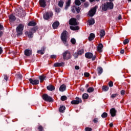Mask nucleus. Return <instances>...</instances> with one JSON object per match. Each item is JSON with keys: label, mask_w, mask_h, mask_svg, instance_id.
Here are the masks:
<instances>
[{"label": "nucleus", "mask_w": 131, "mask_h": 131, "mask_svg": "<svg viewBox=\"0 0 131 131\" xmlns=\"http://www.w3.org/2000/svg\"><path fill=\"white\" fill-rule=\"evenodd\" d=\"M114 8V4L113 2L104 3L100 6V9H102V12H106L108 10H113Z\"/></svg>", "instance_id": "f257e3e1"}, {"label": "nucleus", "mask_w": 131, "mask_h": 131, "mask_svg": "<svg viewBox=\"0 0 131 131\" xmlns=\"http://www.w3.org/2000/svg\"><path fill=\"white\" fill-rule=\"evenodd\" d=\"M24 29V26L22 24H19L16 29L17 32V36H20L23 34V30Z\"/></svg>", "instance_id": "f03ea898"}, {"label": "nucleus", "mask_w": 131, "mask_h": 131, "mask_svg": "<svg viewBox=\"0 0 131 131\" xmlns=\"http://www.w3.org/2000/svg\"><path fill=\"white\" fill-rule=\"evenodd\" d=\"M42 98L46 102H49L50 103H53V102H54V99L53 98L49 96L48 94H43L42 96Z\"/></svg>", "instance_id": "7ed1b4c3"}, {"label": "nucleus", "mask_w": 131, "mask_h": 131, "mask_svg": "<svg viewBox=\"0 0 131 131\" xmlns=\"http://www.w3.org/2000/svg\"><path fill=\"white\" fill-rule=\"evenodd\" d=\"M60 38L64 45L67 42V31L64 30L61 34Z\"/></svg>", "instance_id": "20e7f679"}, {"label": "nucleus", "mask_w": 131, "mask_h": 131, "mask_svg": "<svg viewBox=\"0 0 131 131\" xmlns=\"http://www.w3.org/2000/svg\"><path fill=\"white\" fill-rule=\"evenodd\" d=\"M62 57L63 60H69L71 59V53L70 51L67 50L62 53Z\"/></svg>", "instance_id": "39448f33"}, {"label": "nucleus", "mask_w": 131, "mask_h": 131, "mask_svg": "<svg viewBox=\"0 0 131 131\" xmlns=\"http://www.w3.org/2000/svg\"><path fill=\"white\" fill-rule=\"evenodd\" d=\"M85 57L86 59H92V61H95L96 58H97L96 55L94 56L92 52H86L85 54Z\"/></svg>", "instance_id": "423d86ee"}, {"label": "nucleus", "mask_w": 131, "mask_h": 131, "mask_svg": "<svg viewBox=\"0 0 131 131\" xmlns=\"http://www.w3.org/2000/svg\"><path fill=\"white\" fill-rule=\"evenodd\" d=\"M97 9H98V6H95L89 11V14L90 17H94L96 15Z\"/></svg>", "instance_id": "0eeeda50"}, {"label": "nucleus", "mask_w": 131, "mask_h": 131, "mask_svg": "<svg viewBox=\"0 0 131 131\" xmlns=\"http://www.w3.org/2000/svg\"><path fill=\"white\" fill-rule=\"evenodd\" d=\"M80 103H82V100L78 97H76L75 98V100H72L71 102V104H72V105H78Z\"/></svg>", "instance_id": "6e6552de"}, {"label": "nucleus", "mask_w": 131, "mask_h": 131, "mask_svg": "<svg viewBox=\"0 0 131 131\" xmlns=\"http://www.w3.org/2000/svg\"><path fill=\"white\" fill-rule=\"evenodd\" d=\"M79 23H77V20L76 18H72L69 20V25L76 26V25H78Z\"/></svg>", "instance_id": "1a4fd4ad"}, {"label": "nucleus", "mask_w": 131, "mask_h": 131, "mask_svg": "<svg viewBox=\"0 0 131 131\" xmlns=\"http://www.w3.org/2000/svg\"><path fill=\"white\" fill-rule=\"evenodd\" d=\"M43 19H45V20H49V19H50V18H51V17H53V12H46L44 14H43Z\"/></svg>", "instance_id": "9d476101"}, {"label": "nucleus", "mask_w": 131, "mask_h": 131, "mask_svg": "<svg viewBox=\"0 0 131 131\" xmlns=\"http://www.w3.org/2000/svg\"><path fill=\"white\" fill-rule=\"evenodd\" d=\"M16 14L19 18H23L25 16H26V13H25V11L23 10H18L16 12Z\"/></svg>", "instance_id": "9b49d317"}, {"label": "nucleus", "mask_w": 131, "mask_h": 131, "mask_svg": "<svg viewBox=\"0 0 131 131\" xmlns=\"http://www.w3.org/2000/svg\"><path fill=\"white\" fill-rule=\"evenodd\" d=\"M29 81H30V83H31L33 85H37V84H39V80H34V79L29 78Z\"/></svg>", "instance_id": "f8f14e48"}, {"label": "nucleus", "mask_w": 131, "mask_h": 131, "mask_svg": "<svg viewBox=\"0 0 131 131\" xmlns=\"http://www.w3.org/2000/svg\"><path fill=\"white\" fill-rule=\"evenodd\" d=\"M39 4L41 8H46L47 7L46 0H39Z\"/></svg>", "instance_id": "ddd939ff"}, {"label": "nucleus", "mask_w": 131, "mask_h": 131, "mask_svg": "<svg viewBox=\"0 0 131 131\" xmlns=\"http://www.w3.org/2000/svg\"><path fill=\"white\" fill-rule=\"evenodd\" d=\"M116 112H117V111H116V110H115V108H112L110 110V114L112 117H114L116 116Z\"/></svg>", "instance_id": "4468645a"}, {"label": "nucleus", "mask_w": 131, "mask_h": 131, "mask_svg": "<svg viewBox=\"0 0 131 131\" xmlns=\"http://www.w3.org/2000/svg\"><path fill=\"white\" fill-rule=\"evenodd\" d=\"M32 54V51L29 49H26L25 50V55L27 56V57H29Z\"/></svg>", "instance_id": "2eb2a0df"}, {"label": "nucleus", "mask_w": 131, "mask_h": 131, "mask_svg": "<svg viewBox=\"0 0 131 131\" xmlns=\"http://www.w3.org/2000/svg\"><path fill=\"white\" fill-rule=\"evenodd\" d=\"M65 66L64 62H56L54 64V67H62Z\"/></svg>", "instance_id": "dca6fc26"}, {"label": "nucleus", "mask_w": 131, "mask_h": 131, "mask_svg": "<svg viewBox=\"0 0 131 131\" xmlns=\"http://www.w3.org/2000/svg\"><path fill=\"white\" fill-rule=\"evenodd\" d=\"M59 25H60V23H59L58 21H56L52 24V27L53 29H57V28H58L59 27Z\"/></svg>", "instance_id": "f3484780"}, {"label": "nucleus", "mask_w": 131, "mask_h": 131, "mask_svg": "<svg viewBox=\"0 0 131 131\" xmlns=\"http://www.w3.org/2000/svg\"><path fill=\"white\" fill-rule=\"evenodd\" d=\"M45 51H46V48L43 46L41 48V50H39L37 51V54H40V55H43V54H45Z\"/></svg>", "instance_id": "a211bd4d"}, {"label": "nucleus", "mask_w": 131, "mask_h": 131, "mask_svg": "<svg viewBox=\"0 0 131 131\" xmlns=\"http://www.w3.org/2000/svg\"><path fill=\"white\" fill-rule=\"evenodd\" d=\"M102 49H103V44L99 43L97 46V51L99 53H102V52H103Z\"/></svg>", "instance_id": "6ab92c4d"}, {"label": "nucleus", "mask_w": 131, "mask_h": 131, "mask_svg": "<svg viewBox=\"0 0 131 131\" xmlns=\"http://www.w3.org/2000/svg\"><path fill=\"white\" fill-rule=\"evenodd\" d=\"M95 37H96V35H95V34L91 33H90V36L88 37L89 40L90 41H92V40H93V39H94V38H95Z\"/></svg>", "instance_id": "aec40b11"}, {"label": "nucleus", "mask_w": 131, "mask_h": 131, "mask_svg": "<svg viewBox=\"0 0 131 131\" xmlns=\"http://www.w3.org/2000/svg\"><path fill=\"white\" fill-rule=\"evenodd\" d=\"M46 78H47V76H45V75H41L39 76V79H40V82L41 83L43 82V80H46Z\"/></svg>", "instance_id": "412c9836"}, {"label": "nucleus", "mask_w": 131, "mask_h": 131, "mask_svg": "<svg viewBox=\"0 0 131 131\" xmlns=\"http://www.w3.org/2000/svg\"><path fill=\"white\" fill-rule=\"evenodd\" d=\"M47 89L48 91L50 92H53V91H55V86L53 85H49L47 86Z\"/></svg>", "instance_id": "4be33fe9"}, {"label": "nucleus", "mask_w": 131, "mask_h": 131, "mask_svg": "<svg viewBox=\"0 0 131 131\" xmlns=\"http://www.w3.org/2000/svg\"><path fill=\"white\" fill-rule=\"evenodd\" d=\"M88 23H89V26H92V25H94L95 24V19L92 18L91 19H89L88 20Z\"/></svg>", "instance_id": "5701e85b"}, {"label": "nucleus", "mask_w": 131, "mask_h": 131, "mask_svg": "<svg viewBox=\"0 0 131 131\" xmlns=\"http://www.w3.org/2000/svg\"><path fill=\"white\" fill-rule=\"evenodd\" d=\"M66 110V107L64 105H62L60 106L59 108V111L60 113H64L65 112V110Z\"/></svg>", "instance_id": "b1692460"}, {"label": "nucleus", "mask_w": 131, "mask_h": 131, "mask_svg": "<svg viewBox=\"0 0 131 131\" xmlns=\"http://www.w3.org/2000/svg\"><path fill=\"white\" fill-rule=\"evenodd\" d=\"M71 4V0H68L67 2H66V5L65 6V10H68V8L70 7V5Z\"/></svg>", "instance_id": "393cba45"}, {"label": "nucleus", "mask_w": 131, "mask_h": 131, "mask_svg": "<svg viewBox=\"0 0 131 131\" xmlns=\"http://www.w3.org/2000/svg\"><path fill=\"white\" fill-rule=\"evenodd\" d=\"M59 91L60 92H64V91H66V85L62 84L61 85L59 88Z\"/></svg>", "instance_id": "a878e982"}, {"label": "nucleus", "mask_w": 131, "mask_h": 131, "mask_svg": "<svg viewBox=\"0 0 131 131\" xmlns=\"http://www.w3.org/2000/svg\"><path fill=\"white\" fill-rule=\"evenodd\" d=\"M97 71L99 75H101L102 73H103V68L101 67H99L97 68Z\"/></svg>", "instance_id": "bb28decb"}, {"label": "nucleus", "mask_w": 131, "mask_h": 131, "mask_svg": "<svg viewBox=\"0 0 131 131\" xmlns=\"http://www.w3.org/2000/svg\"><path fill=\"white\" fill-rule=\"evenodd\" d=\"M26 33L28 34V36L29 38H32L33 37V33L31 31H30L29 32H26Z\"/></svg>", "instance_id": "cd10ccee"}, {"label": "nucleus", "mask_w": 131, "mask_h": 131, "mask_svg": "<svg viewBox=\"0 0 131 131\" xmlns=\"http://www.w3.org/2000/svg\"><path fill=\"white\" fill-rule=\"evenodd\" d=\"M36 22L33 20L30 21L28 24V26H36Z\"/></svg>", "instance_id": "c85d7f7f"}, {"label": "nucleus", "mask_w": 131, "mask_h": 131, "mask_svg": "<svg viewBox=\"0 0 131 131\" xmlns=\"http://www.w3.org/2000/svg\"><path fill=\"white\" fill-rule=\"evenodd\" d=\"M58 6L59 8H63V6H64V1H63V0H60L58 2Z\"/></svg>", "instance_id": "c756f323"}, {"label": "nucleus", "mask_w": 131, "mask_h": 131, "mask_svg": "<svg viewBox=\"0 0 131 131\" xmlns=\"http://www.w3.org/2000/svg\"><path fill=\"white\" fill-rule=\"evenodd\" d=\"M100 36L101 38L104 37V35L106 34V32H105V30H101L100 31Z\"/></svg>", "instance_id": "7c9ffc66"}, {"label": "nucleus", "mask_w": 131, "mask_h": 131, "mask_svg": "<svg viewBox=\"0 0 131 131\" xmlns=\"http://www.w3.org/2000/svg\"><path fill=\"white\" fill-rule=\"evenodd\" d=\"M77 52H78V54H79V56H81V55L84 54V49H80L78 51H77Z\"/></svg>", "instance_id": "2f4dec72"}, {"label": "nucleus", "mask_w": 131, "mask_h": 131, "mask_svg": "<svg viewBox=\"0 0 131 131\" xmlns=\"http://www.w3.org/2000/svg\"><path fill=\"white\" fill-rule=\"evenodd\" d=\"M70 28L71 30H73V31L79 30V26H75V27L70 26Z\"/></svg>", "instance_id": "473e14b6"}, {"label": "nucleus", "mask_w": 131, "mask_h": 131, "mask_svg": "<svg viewBox=\"0 0 131 131\" xmlns=\"http://www.w3.org/2000/svg\"><path fill=\"white\" fill-rule=\"evenodd\" d=\"M38 29V27L36 26L33 27V28H32L31 29V31L33 33H35V32H36V31H37V30Z\"/></svg>", "instance_id": "72a5a7b5"}, {"label": "nucleus", "mask_w": 131, "mask_h": 131, "mask_svg": "<svg viewBox=\"0 0 131 131\" xmlns=\"http://www.w3.org/2000/svg\"><path fill=\"white\" fill-rule=\"evenodd\" d=\"M9 19L11 20V21H16V16L13 14H11L9 15Z\"/></svg>", "instance_id": "f704fd0d"}, {"label": "nucleus", "mask_w": 131, "mask_h": 131, "mask_svg": "<svg viewBox=\"0 0 131 131\" xmlns=\"http://www.w3.org/2000/svg\"><path fill=\"white\" fill-rule=\"evenodd\" d=\"M82 99L84 100H88L89 99V94L86 93H84L82 95Z\"/></svg>", "instance_id": "c9c22d12"}, {"label": "nucleus", "mask_w": 131, "mask_h": 131, "mask_svg": "<svg viewBox=\"0 0 131 131\" xmlns=\"http://www.w3.org/2000/svg\"><path fill=\"white\" fill-rule=\"evenodd\" d=\"M15 77L16 78H19V79H22V78H23V76L20 73L16 74Z\"/></svg>", "instance_id": "e433bc0d"}, {"label": "nucleus", "mask_w": 131, "mask_h": 131, "mask_svg": "<svg viewBox=\"0 0 131 131\" xmlns=\"http://www.w3.org/2000/svg\"><path fill=\"white\" fill-rule=\"evenodd\" d=\"M102 90L104 91V92H107L109 90V87H108V86H102Z\"/></svg>", "instance_id": "4c0bfd02"}, {"label": "nucleus", "mask_w": 131, "mask_h": 131, "mask_svg": "<svg viewBox=\"0 0 131 131\" xmlns=\"http://www.w3.org/2000/svg\"><path fill=\"white\" fill-rule=\"evenodd\" d=\"M94 88H93V87H90L87 90L88 93H93V92H94Z\"/></svg>", "instance_id": "58836bf2"}, {"label": "nucleus", "mask_w": 131, "mask_h": 131, "mask_svg": "<svg viewBox=\"0 0 131 131\" xmlns=\"http://www.w3.org/2000/svg\"><path fill=\"white\" fill-rule=\"evenodd\" d=\"M108 116V114L106 112H104L101 115L102 118H106Z\"/></svg>", "instance_id": "ea45409f"}, {"label": "nucleus", "mask_w": 131, "mask_h": 131, "mask_svg": "<svg viewBox=\"0 0 131 131\" xmlns=\"http://www.w3.org/2000/svg\"><path fill=\"white\" fill-rule=\"evenodd\" d=\"M75 4L76 6H80V5H81V2H80V1L79 0H75Z\"/></svg>", "instance_id": "a19ab883"}, {"label": "nucleus", "mask_w": 131, "mask_h": 131, "mask_svg": "<svg viewBox=\"0 0 131 131\" xmlns=\"http://www.w3.org/2000/svg\"><path fill=\"white\" fill-rule=\"evenodd\" d=\"M61 101H66L67 100V97L66 96H62L60 98Z\"/></svg>", "instance_id": "79ce46f5"}, {"label": "nucleus", "mask_w": 131, "mask_h": 131, "mask_svg": "<svg viewBox=\"0 0 131 131\" xmlns=\"http://www.w3.org/2000/svg\"><path fill=\"white\" fill-rule=\"evenodd\" d=\"M73 56H74L75 59H77L78 58V56H79V55L78 54V52H75L73 54Z\"/></svg>", "instance_id": "37998d69"}, {"label": "nucleus", "mask_w": 131, "mask_h": 131, "mask_svg": "<svg viewBox=\"0 0 131 131\" xmlns=\"http://www.w3.org/2000/svg\"><path fill=\"white\" fill-rule=\"evenodd\" d=\"M71 42H72V45H75L76 43V40L75 38H72L71 39Z\"/></svg>", "instance_id": "c03bdc74"}, {"label": "nucleus", "mask_w": 131, "mask_h": 131, "mask_svg": "<svg viewBox=\"0 0 131 131\" xmlns=\"http://www.w3.org/2000/svg\"><path fill=\"white\" fill-rule=\"evenodd\" d=\"M128 42H129V40H128V39H126L123 41V45H127Z\"/></svg>", "instance_id": "a18cd8bd"}, {"label": "nucleus", "mask_w": 131, "mask_h": 131, "mask_svg": "<svg viewBox=\"0 0 131 131\" xmlns=\"http://www.w3.org/2000/svg\"><path fill=\"white\" fill-rule=\"evenodd\" d=\"M93 122L94 123H98V122H99V119H98V118H95L93 120Z\"/></svg>", "instance_id": "49530a36"}, {"label": "nucleus", "mask_w": 131, "mask_h": 131, "mask_svg": "<svg viewBox=\"0 0 131 131\" xmlns=\"http://www.w3.org/2000/svg\"><path fill=\"white\" fill-rule=\"evenodd\" d=\"M117 96H118V94H113L111 95V98H112V99H114V98H116Z\"/></svg>", "instance_id": "de8ad7c7"}, {"label": "nucleus", "mask_w": 131, "mask_h": 131, "mask_svg": "<svg viewBox=\"0 0 131 131\" xmlns=\"http://www.w3.org/2000/svg\"><path fill=\"white\" fill-rule=\"evenodd\" d=\"M55 11L56 13H60V11H61V9H60L59 8H55Z\"/></svg>", "instance_id": "09e8293b"}, {"label": "nucleus", "mask_w": 131, "mask_h": 131, "mask_svg": "<svg viewBox=\"0 0 131 131\" xmlns=\"http://www.w3.org/2000/svg\"><path fill=\"white\" fill-rule=\"evenodd\" d=\"M75 10L77 13H80V10H81V9L79 7H78L77 8H75Z\"/></svg>", "instance_id": "8fccbe9b"}, {"label": "nucleus", "mask_w": 131, "mask_h": 131, "mask_svg": "<svg viewBox=\"0 0 131 131\" xmlns=\"http://www.w3.org/2000/svg\"><path fill=\"white\" fill-rule=\"evenodd\" d=\"M108 85L110 88H112V86H113V81H110L108 82Z\"/></svg>", "instance_id": "3c124183"}, {"label": "nucleus", "mask_w": 131, "mask_h": 131, "mask_svg": "<svg viewBox=\"0 0 131 131\" xmlns=\"http://www.w3.org/2000/svg\"><path fill=\"white\" fill-rule=\"evenodd\" d=\"M84 76H85V77H89L90 76V73L88 72H85L84 73Z\"/></svg>", "instance_id": "603ef678"}, {"label": "nucleus", "mask_w": 131, "mask_h": 131, "mask_svg": "<svg viewBox=\"0 0 131 131\" xmlns=\"http://www.w3.org/2000/svg\"><path fill=\"white\" fill-rule=\"evenodd\" d=\"M4 29H5V28H4V26L3 25V24L0 23V31L1 30H4Z\"/></svg>", "instance_id": "864d4df0"}, {"label": "nucleus", "mask_w": 131, "mask_h": 131, "mask_svg": "<svg viewBox=\"0 0 131 131\" xmlns=\"http://www.w3.org/2000/svg\"><path fill=\"white\" fill-rule=\"evenodd\" d=\"M50 58H51V59H56V58H57V55H51Z\"/></svg>", "instance_id": "5fc2aeb1"}, {"label": "nucleus", "mask_w": 131, "mask_h": 131, "mask_svg": "<svg viewBox=\"0 0 131 131\" xmlns=\"http://www.w3.org/2000/svg\"><path fill=\"white\" fill-rule=\"evenodd\" d=\"M85 131H92V128L87 127L85 128Z\"/></svg>", "instance_id": "6e6d98bb"}, {"label": "nucleus", "mask_w": 131, "mask_h": 131, "mask_svg": "<svg viewBox=\"0 0 131 131\" xmlns=\"http://www.w3.org/2000/svg\"><path fill=\"white\" fill-rule=\"evenodd\" d=\"M4 79L6 81H8V79H9V77H8V76H7V75H4Z\"/></svg>", "instance_id": "4d7b16f0"}, {"label": "nucleus", "mask_w": 131, "mask_h": 131, "mask_svg": "<svg viewBox=\"0 0 131 131\" xmlns=\"http://www.w3.org/2000/svg\"><path fill=\"white\" fill-rule=\"evenodd\" d=\"M121 95H122V96H124V95H125V91L124 90L121 91Z\"/></svg>", "instance_id": "13d9d810"}, {"label": "nucleus", "mask_w": 131, "mask_h": 131, "mask_svg": "<svg viewBox=\"0 0 131 131\" xmlns=\"http://www.w3.org/2000/svg\"><path fill=\"white\" fill-rule=\"evenodd\" d=\"M84 6L85 8H88V7H89L88 2H85V3H84Z\"/></svg>", "instance_id": "bf43d9fd"}, {"label": "nucleus", "mask_w": 131, "mask_h": 131, "mask_svg": "<svg viewBox=\"0 0 131 131\" xmlns=\"http://www.w3.org/2000/svg\"><path fill=\"white\" fill-rule=\"evenodd\" d=\"M3 48L0 47V55H2L3 54Z\"/></svg>", "instance_id": "052dcab7"}, {"label": "nucleus", "mask_w": 131, "mask_h": 131, "mask_svg": "<svg viewBox=\"0 0 131 131\" xmlns=\"http://www.w3.org/2000/svg\"><path fill=\"white\" fill-rule=\"evenodd\" d=\"M75 69H76V70H79V66H76L75 67Z\"/></svg>", "instance_id": "680f3d73"}, {"label": "nucleus", "mask_w": 131, "mask_h": 131, "mask_svg": "<svg viewBox=\"0 0 131 131\" xmlns=\"http://www.w3.org/2000/svg\"><path fill=\"white\" fill-rule=\"evenodd\" d=\"M3 34L4 33L2 31H0V37H2Z\"/></svg>", "instance_id": "e2e57ef3"}, {"label": "nucleus", "mask_w": 131, "mask_h": 131, "mask_svg": "<svg viewBox=\"0 0 131 131\" xmlns=\"http://www.w3.org/2000/svg\"><path fill=\"white\" fill-rule=\"evenodd\" d=\"M120 53L121 54H124V50H121L120 51Z\"/></svg>", "instance_id": "0e129e2a"}, {"label": "nucleus", "mask_w": 131, "mask_h": 131, "mask_svg": "<svg viewBox=\"0 0 131 131\" xmlns=\"http://www.w3.org/2000/svg\"><path fill=\"white\" fill-rule=\"evenodd\" d=\"M75 8H72V12L74 13H75Z\"/></svg>", "instance_id": "69168bd1"}, {"label": "nucleus", "mask_w": 131, "mask_h": 131, "mask_svg": "<svg viewBox=\"0 0 131 131\" xmlns=\"http://www.w3.org/2000/svg\"><path fill=\"white\" fill-rule=\"evenodd\" d=\"M110 127H113V123H111L110 124Z\"/></svg>", "instance_id": "338daca9"}, {"label": "nucleus", "mask_w": 131, "mask_h": 131, "mask_svg": "<svg viewBox=\"0 0 131 131\" xmlns=\"http://www.w3.org/2000/svg\"><path fill=\"white\" fill-rule=\"evenodd\" d=\"M118 19L119 20H121V15H119L118 17Z\"/></svg>", "instance_id": "774afa93"}]
</instances>
